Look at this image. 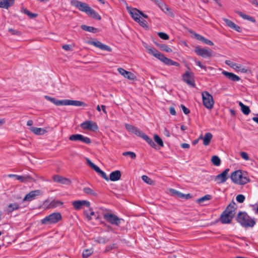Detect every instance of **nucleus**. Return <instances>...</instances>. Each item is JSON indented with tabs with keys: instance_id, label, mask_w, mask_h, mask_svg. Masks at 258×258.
<instances>
[{
	"instance_id": "nucleus-1",
	"label": "nucleus",
	"mask_w": 258,
	"mask_h": 258,
	"mask_svg": "<svg viewBox=\"0 0 258 258\" xmlns=\"http://www.w3.org/2000/svg\"><path fill=\"white\" fill-rule=\"evenodd\" d=\"M236 209V203L233 201L231 202L221 215V222L223 224L230 223L235 214Z\"/></svg>"
},
{
	"instance_id": "nucleus-2",
	"label": "nucleus",
	"mask_w": 258,
	"mask_h": 258,
	"mask_svg": "<svg viewBox=\"0 0 258 258\" xmlns=\"http://www.w3.org/2000/svg\"><path fill=\"white\" fill-rule=\"evenodd\" d=\"M44 98L53 103L57 106L61 105H73L75 106H86V104L82 101L77 100H72L68 99H64L61 100H58L56 99L55 98L51 97L49 96L45 95Z\"/></svg>"
},
{
	"instance_id": "nucleus-3",
	"label": "nucleus",
	"mask_w": 258,
	"mask_h": 258,
	"mask_svg": "<svg viewBox=\"0 0 258 258\" xmlns=\"http://www.w3.org/2000/svg\"><path fill=\"white\" fill-rule=\"evenodd\" d=\"M236 220L241 226L244 227H253L255 224L254 220L245 212H239L236 216Z\"/></svg>"
},
{
	"instance_id": "nucleus-4",
	"label": "nucleus",
	"mask_w": 258,
	"mask_h": 258,
	"mask_svg": "<svg viewBox=\"0 0 258 258\" xmlns=\"http://www.w3.org/2000/svg\"><path fill=\"white\" fill-rule=\"evenodd\" d=\"M62 217L60 213H53L45 217L41 220L43 224H53L61 221Z\"/></svg>"
},
{
	"instance_id": "nucleus-5",
	"label": "nucleus",
	"mask_w": 258,
	"mask_h": 258,
	"mask_svg": "<svg viewBox=\"0 0 258 258\" xmlns=\"http://www.w3.org/2000/svg\"><path fill=\"white\" fill-rule=\"evenodd\" d=\"M230 178L233 182L238 184H244L248 181L247 177L243 176L240 170L233 172L230 176Z\"/></svg>"
},
{
	"instance_id": "nucleus-6",
	"label": "nucleus",
	"mask_w": 258,
	"mask_h": 258,
	"mask_svg": "<svg viewBox=\"0 0 258 258\" xmlns=\"http://www.w3.org/2000/svg\"><path fill=\"white\" fill-rule=\"evenodd\" d=\"M203 103L204 106L211 109L214 104V100L213 96L208 91H204L202 93Z\"/></svg>"
},
{
	"instance_id": "nucleus-7",
	"label": "nucleus",
	"mask_w": 258,
	"mask_h": 258,
	"mask_svg": "<svg viewBox=\"0 0 258 258\" xmlns=\"http://www.w3.org/2000/svg\"><path fill=\"white\" fill-rule=\"evenodd\" d=\"M103 218L110 224L117 226H119L121 221H123L122 219L119 218L116 215L110 213L103 214Z\"/></svg>"
},
{
	"instance_id": "nucleus-8",
	"label": "nucleus",
	"mask_w": 258,
	"mask_h": 258,
	"mask_svg": "<svg viewBox=\"0 0 258 258\" xmlns=\"http://www.w3.org/2000/svg\"><path fill=\"white\" fill-rule=\"evenodd\" d=\"M194 51L198 55L204 58H209L214 56L213 51L208 48H202L197 46L195 47Z\"/></svg>"
},
{
	"instance_id": "nucleus-9",
	"label": "nucleus",
	"mask_w": 258,
	"mask_h": 258,
	"mask_svg": "<svg viewBox=\"0 0 258 258\" xmlns=\"http://www.w3.org/2000/svg\"><path fill=\"white\" fill-rule=\"evenodd\" d=\"M70 3L72 6L76 7L80 11L86 13L87 14L90 10L91 7L86 3L77 0H72Z\"/></svg>"
},
{
	"instance_id": "nucleus-10",
	"label": "nucleus",
	"mask_w": 258,
	"mask_h": 258,
	"mask_svg": "<svg viewBox=\"0 0 258 258\" xmlns=\"http://www.w3.org/2000/svg\"><path fill=\"white\" fill-rule=\"evenodd\" d=\"M80 126L84 130L96 131L98 129V127L96 122L93 121L86 120L82 122Z\"/></svg>"
},
{
	"instance_id": "nucleus-11",
	"label": "nucleus",
	"mask_w": 258,
	"mask_h": 258,
	"mask_svg": "<svg viewBox=\"0 0 258 258\" xmlns=\"http://www.w3.org/2000/svg\"><path fill=\"white\" fill-rule=\"evenodd\" d=\"M156 57L157 58L160 60H161L163 63H164L165 64L169 66H174L176 67L179 66V63L165 57L163 54L161 53L160 52H159Z\"/></svg>"
},
{
	"instance_id": "nucleus-12",
	"label": "nucleus",
	"mask_w": 258,
	"mask_h": 258,
	"mask_svg": "<svg viewBox=\"0 0 258 258\" xmlns=\"http://www.w3.org/2000/svg\"><path fill=\"white\" fill-rule=\"evenodd\" d=\"M42 194V191L39 189L31 191L25 196L23 200V201H32V200H35L38 196H39Z\"/></svg>"
},
{
	"instance_id": "nucleus-13",
	"label": "nucleus",
	"mask_w": 258,
	"mask_h": 258,
	"mask_svg": "<svg viewBox=\"0 0 258 258\" xmlns=\"http://www.w3.org/2000/svg\"><path fill=\"white\" fill-rule=\"evenodd\" d=\"M183 80L186 82L187 84L191 87H195V83L194 79L193 74L189 72H186L182 76Z\"/></svg>"
},
{
	"instance_id": "nucleus-14",
	"label": "nucleus",
	"mask_w": 258,
	"mask_h": 258,
	"mask_svg": "<svg viewBox=\"0 0 258 258\" xmlns=\"http://www.w3.org/2000/svg\"><path fill=\"white\" fill-rule=\"evenodd\" d=\"M9 177H15L16 179L22 182H26L29 181H35V179L30 175H18L16 174H9Z\"/></svg>"
},
{
	"instance_id": "nucleus-15",
	"label": "nucleus",
	"mask_w": 258,
	"mask_h": 258,
	"mask_svg": "<svg viewBox=\"0 0 258 258\" xmlns=\"http://www.w3.org/2000/svg\"><path fill=\"white\" fill-rule=\"evenodd\" d=\"M125 128L130 133H134L136 135L141 138H143L145 134L142 132L137 127H135L131 124L126 123L125 124Z\"/></svg>"
},
{
	"instance_id": "nucleus-16",
	"label": "nucleus",
	"mask_w": 258,
	"mask_h": 258,
	"mask_svg": "<svg viewBox=\"0 0 258 258\" xmlns=\"http://www.w3.org/2000/svg\"><path fill=\"white\" fill-rule=\"evenodd\" d=\"M89 43L91 45H93L96 47H98L101 50H106L109 52H111L112 51V49L109 46L106 45L102 43L101 42L99 41H90Z\"/></svg>"
},
{
	"instance_id": "nucleus-17",
	"label": "nucleus",
	"mask_w": 258,
	"mask_h": 258,
	"mask_svg": "<svg viewBox=\"0 0 258 258\" xmlns=\"http://www.w3.org/2000/svg\"><path fill=\"white\" fill-rule=\"evenodd\" d=\"M229 171V168L226 169L221 174L217 175L215 177V180L219 183H224L228 178L227 174Z\"/></svg>"
},
{
	"instance_id": "nucleus-18",
	"label": "nucleus",
	"mask_w": 258,
	"mask_h": 258,
	"mask_svg": "<svg viewBox=\"0 0 258 258\" xmlns=\"http://www.w3.org/2000/svg\"><path fill=\"white\" fill-rule=\"evenodd\" d=\"M127 9L132 18L136 21H140L141 11L136 8H129Z\"/></svg>"
},
{
	"instance_id": "nucleus-19",
	"label": "nucleus",
	"mask_w": 258,
	"mask_h": 258,
	"mask_svg": "<svg viewBox=\"0 0 258 258\" xmlns=\"http://www.w3.org/2000/svg\"><path fill=\"white\" fill-rule=\"evenodd\" d=\"M222 74L224 75L227 79L231 81L238 82L240 80V78L234 73L223 71L222 72Z\"/></svg>"
},
{
	"instance_id": "nucleus-20",
	"label": "nucleus",
	"mask_w": 258,
	"mask_h": 258,
	"mask_svg": "<svg viewBox=\"0 0 258 258\" xmlns=\"http://www.w3.org/2000/svg\"><path fill=\"white\" fill-rule=\"evenodd\" d=\"M117 71L120 74L129 80H133L136 78V76L134 74L131 72L127 71L122 68H118Z\"/></svg>"
},
{
	"instance_id": "nucleus-21",
	"label": "nucleus",
	"mask_w": 258,
	"mask_h": 258,
	"mask_svg": "<svg viewBox=\"0 0 258 258\" xmlns=\"http://www.w3.org/2000/svg\"><path fill=\"white\" fill-rule=\"evenodd\" d=\"M53 180L57 183L68 185L71 184V180L66 177L58 175H55L53 176Z\"/></svg>"
},
{
	"instance_id": "nucleus-22",
	"label": "nucleus",
	"mask_w": 258,
	"mask_h": 258,
	"mask_svg": "<svg viewBox=\"0 0 258 258\" xmlns=\"http://www.w3.org/2000/svg\"><path fill=\"white\" fill-rule=\"evenodd\" d=\"M20 208V205L17 203L9 204L5 211L8 214L12 213L13 211L18 210Z\"/></svg>"
},
{
	"instance_id": "nucleus-23",
	"label": "nucleus",
	"mask_w": 258,
	"mask_h": 258,
	"mask_svg": "<svg viewBox=\"0 0 258 258\" xmlns=\"http://www.w3.org/2000/svg\"><path fill=\"white\" fill-rule=\"evenodd\" d=\"M121 176V172L119 170H115L110 173L109 179L112 181H117L120 179Z\"/></svg>"
},
{
	"instance_id": "nucleus-24",
	"label": "nucleus",
	"mask_w": 258,
	"mask_h": 258,
	"mask_svg": "<svg viewBox=\"0 0 258 258\" xmlns=\"http://www.w3.org/2000/svg\"><path fill=\"white\" fill-rule=\"evenodd\" d=\"M223 20L228 27L235 30V31H236L237 32H240V27L238 26V25H236L232 21H231L229 19H226V18L224 19Z\"/></svg>"
},
{
	"instance_id": "nucleus-25",
	"label": "nucleus",
	"mask_w": 258,
	"mask_h": 258,
	"mask_svg": "<svg viewBox=\"0 0 258 258\" xmlns=\"http://www.w3.org/2000/svg\"><path fill=\"white\" fill-rule=\"evenodd\" d=\"M15 0H0V8L8 9L14 3Z\"/></svg>"
},
{
	"instance_id": "nucleus-26",
	"label": "nucleus",
	"mask_w": 258,
	"mask_h": 258,
	"mask_svg": "<svg viewBox=\"0 0 258 258\" xmlns=\"http://www.w3.org/2000/svg\"><path fill=\"white\" fill-rule=\"evenodd\" d=\"M30 130L37 135H43L46 133L45 130L40 127H31Z\"/></svg>"
},
{
	"instance_id": "nucleus-27",
	"label": "nucleus",
	"mask_w": 258,
	"mask_h": 258,
	"mask_svg": "<svg viewBox=\"0 0 258 258\" xmlns=\"http://www.w3.org/2000/svg\"><path fill=\"white\" fill-rule=\"evenodd\" d=\"M212 135L210 133H207L205 135L203 138V144L205 146H208L210 144L211 139L212 138Z\"/></svg>"
},
{
	"instance_id": "nucleus-28",
	"label": "nucleus",
	"mask_w": 258,
	"mask_h": 258,
	"mask_svg": "<svg viewBox=\"0 0 258 258\" xmlns=\"http://www.w3.org/2000/svg\"><path fill=\"white\" fill-rule=\"evenodd\" d=\"M83 192L87 195L97 197V194L92 189L88 187H85L83 189Z\"/></svg>"
},
{
	"instance_id": "nucleus-29",
	"label": "nucleus",
	"mask_w": 258,
	"mask_h": 258,
	"mask_svg": "<svg viewBox=\"0 0 258 258\" xmlns=\"http://www.w3.org/2000/svg\"><path fill=\"white\" fill-rule=\"evenodd\" d=\"M169 192L171 196H175L179 198L183 199L184 196V194L174 189L170 188Z\"/></svg>"
},
{
	"instance_id": "nucleus-30",
	"label": "nucleus",
	"mask_w": 258,
	"mask_h": 258,
	"mask_svg": "<svg viewBox=\"0 0 258 258\" xmlns=\"http://www.w3.org/2000/svg\"><path fill=\"white\" fill-rule=\"evenodd\" d=\"M236 13L241 18H242L244 19L247 20L249 21H251L252 22H255V20L254 18L250 17L248 15H247L246 14H244L242 13L241 12L237 11L236 12Z\"/></svg>"
},
{
	"instance_id": "nucleus-31",
	"label": "nucleus",
	"mask_w": 258,
	"mask_h": 258,
	"mask_svg": "<svg viewBox=\"0 0 258 258\" xmlns=\"http://www.w3.org/2000/svg\"><path fill=\"white\" fill-rule=\"evenodd\" d=\"M87 15L92 17L95 19L99 20L101 19L100 16L91 8H90V10H89V12H88Z\"/></svg>"
},
{
	"instance_id": "nucleus-32",
	"label": "nucleus",
	"mask_w": 258,
	"mask_h": 258,
	"mask_svg": "<svg viewBox=\"0 0 258 258\" xmlns=\"http://www.w3.org/2000/svg\"><path fill=\"white\" fill-rule=\"evenodd\" d=\"M239 105L241 107V110L243 114L248 115L250 110L248 106L244 105L241 102H239Z\"/></svg>"
},
{
	"instance_id": "nucleus-33",
	"label": "nucleus",
	"mask_w": 258,
	"mask_h": 258,
	"mask_svg": "<svg viewBox=\"0 0 258 258\" xmlns=\"http://www.w3.org/2000/svg\"><path fill=\"white\" fill-rule=\"evenodd\" d=\"M225 63L235 70H239L241 68L240 64L233 62L229 60H226Z\"/></svg>"
},
{
	"instance_id": "nucleus-34",
	"label": "nucleus",
	"mask_w": 258,
	"mask_h": 258,
	"mask_svg": "<svg viewBox=\"0 0 258 258\" xmlns=\"http://www.w3.org/2000/svg\"><path fill=\"white\" fill-rule=\"evenodd\" d=\"M142 139L145 140L152 147L155 148L156 145L154 142V141L152 140V139L150 138H149L148 136H147L146 134L144 135Z\"/></svg>"
},
{
	"instance_id": "nucleus-35",
	"label": "nucleus",
	"mask_w": 258,
	"mask_h": 258,
	"mask_svg": "<svg viewBox=\"0 0 258 258\" xmlns=\"http://www.w3.org/2000/svg\"><path fill=\"white\" fill-rule=\"evenodd\" d=\"M212 198V196L210 195H206L205 196L198 199L197 200V202L199 204L202 203L206 201L210 200Z\"/></svg>"
},
{
	"instance_id": "nucleus-36",
	"label": "nucleus",
	"mask_w": 258,
	"mask_h": 258,
	"mask_svg": "<svg viewBox=\"0 0 258 258\" xmlns=\"http://www.w3.org/2000/svg\"><path fill=\"white\" fill-rule=\"evenodd\" d=\"M142 179L145 182L149 185H153L154 184V181L147 175H142Z\"/></svg>"
},
{
	"instance_id": "nucleus-37",
	"label": "nucleus",
	"mask_w": 258,
	"mask_h": 258,
	"mask_svg": "<svg viewBox=\"0 0 258 258\" xmlns=\"http://www.w3.org/2000/svg\"><path fill=\"white\" fill-rule=\"evenodd\" d=\"M81 27L85 31L93 33L96 32L97 30L96 28L94 27L88 26L86 25H82Z\"/></svg>"
},
{
	"instance_id": "nucleus-38",
	"label": "nucleus",
	"mask_w": 258,
	"mask_h": 258,
	"mask_svg": "<svg viewBox=\"0 0 258 258\" xmlns=\"http://www.w3.org/2000/svg\"><path fill=\"white\" fill-rule=\"evenodd\" d=\"M211 161L215 166H219L221 163V160L217 156H213L211 159Z\"/></svg>"
},
{
	"instance_id": "nucleus-39",
	"label": "nucleus",
	"mask_w": 258,
	"mask_h": 258,
	"mask_svg": "<svg viewBox=\"0 0 258 258\" xmlns=\"http://www.w3.org/2000/svg\"><path fill=\"white\" fill-rule=\"evenodd\" d=\"M22 12L26 14L28 16H29L31 18H35L37 17V15L36 14L32 13L29 11L25 8L22 9Z\"/></svg>"
},
{
	"instance_id": "nucleus-40",
	"label": "nucleus",
	"mask_w": 258,
	"mask_h": 258,
	"mask_svg": "<svg viewBox=\"0 0 258 258\" xmlns=\"http://www.w3.org/2000/svg\"><path fill=\"white\" fill-rule=\"evenodd\" d=\"M72 205H73L74 208L76 210H80L82 208V206H83L82 204V202H81V201H74L72 203Z\"/></svg>"
},
{
	"instance_id": "nucleus-41",
	"label": "nucleus",
	"mask_w": 258,
	"mask_h": 258,
	"mask_svg": "<svg viewBox=\"0 0 258 258\" xmlns=\"http://www.w3.org/2000/svg\"><path fill=\"white\" fill-rule=\"evenodd\" d=\"M154 141L158 144V145L160 147H163L164 144L162 140L160 138V137L157 135H154Z\"/></svg>"
},
{
	"instance_id": "nucleus-42",
	"label": "nucleus",
	"mask_w": 258,
	"mask_h": 258,
	"mask_svg": "<svg viewBox=\"0 0 258 258\" xmlns=\"http://www.w3.org/2000/svg\"><path fill=\"white\" fill-rule=\"evenodd\" d=\"M92 249H87L83 251L82 256L84 258H87L93 253Z\"/></svg>"
},
{
	"instance_id": "nucleus-43",
	"label": "nucleus",
	"mask_w": 258,
	"mask_h": 258,
	"mask_svg": "<svg viewBox=\"0 0 258 258\" xmlns=\"http://www.w3.org/2000/svg\"><path fill=\"white\" fill-rule=\"evenodd\" d=\"M79 138L80 139H79V141L85 143L86 144H90V143H91V140L90 139V138H88L87 137H84L83 135L80 134Z\"/></svg>"
},
{
	"instance_id": "nucleus-44",
	"label": "nucleus",
	"mask_w": 258,
	"mask_h": 258,
	"mask_svg": "<svg viewBox=\"0 0 258 258\" xmlns=\"http://www.w3.org/2000/svg\"><path fill=\"white\" fill-rule=\"evenodd\" d=\"M147 49L148 53L152 54L155 57H156L158 53L159 52L155 48H152L151 47H147Z\"/></svg>"
},
{
	"instance_id": "nucleus-45",
	"label": "nucleus",
	"mask_w": 258,
	"mask_h": 258,
	"mask_svg": "<svg viewBox=\"0 0 258 258\" xmlns=\"http://www.w3.org/2000/svg\"><path fill=\"white\" fill-rule=\"evenodd\" d=\"M95 171L97 173H99L101 176L106 180L108 181L109 180V178L107 177L106 173L104 171H102L99 167H98V169H97Z\"/></svg>"
},
{
	"instance_id": "nucleus-46",
	"label": "nucleus",
	"mask_w": 258,
	"mask_h": 258,
	"mask_svg": "<svg viewBox=\"0 0 258 258\" xmlns=\"http://www.w3.org/2000/svg\"><path fill=\"white\" fill-rule=\"evenodd\" d=\"M160 48L163 51H165L167 52H171L172 51V50L171 48H170L169 47H168L167 45L165 44H161L159 46Z\"/></svg>"
},
{
	"instance_id": "nucleus-47",
	"label": "nucleus",
	"mask_w": 258,
	"mask_h": 258,
	"mask_svg": "<svg viewBox=\"0 0 258 258\" xmlns=\"http://www.w3.org/2000/svg\"><path fill=\"white\" fill-rule=\"evenodd\" d=\"M86 161L88 165L90 166L93 170L96 171L97 169H98L99 167L92 162L91 160H90L88 158H86Z\"/></svg>"
},
{
	"instance_id": "nucleus-48",
	"label": "nucleus",
	"mask_w": 258,
	"mask_h": 258,
	"mask_svg": "<svg viewBox=\"0 0 258 258\" xmlns=\"http://www.w3.org/2000/svg\"><path fill=\"white\" fill-rule=\"evenodd\" d=\"M80 134H74L69 137V140L72 141H79Z\"/></svg>"
},
{
	"instance_id": "nucleus-49",
	"label": "nucleus",
	"mask_w": 258,
	"mask_h": 258,
	"mask_svg": "<svg viewBox=\"0 0 258 258\" xmlns=\"http://www.w3.org/2000/svg\"><path fill=\"white\" fill-rule=\"evenodd\" d=\"M122 155L123 156H130L132 159H135L136 157V155L134 152L131 151H127L123 152L122 153Z\"/></svg>"
},
{
	"instance_id": "nucleus-50",
	"label": "nucleus",
	"mask_w": 258,
	"mask_h": 258,
	"mask_svg": "<svg viewBox=\"0 0 258 258\" xmlns=\"http://www.w3.org/2000/svg\"><path fill=\"white\" fill-rule=\"evenodd\" d=\"M8 31L14 35L20 36L21 35V33L20 31H19L17 30H14L12 28L9 29Z\"/></svg>"
},
{
	"instance_id": "nucleus-51",
	"label": "nucleus",
	"mask_w": 258,
	"mask_h": 258,
	"mask_svg": "<svg viewBox=\"0 0 258 258\" xmlns=\"http://www.w3.org/2000/svg\"><path fill=\"white\" fill-rule=\"evenodd\" d=\"M158 35L162 39L168 40L169 39V36L164 32H159Z\"/></svg>"
},
{
	"instance_id": "nucleus-52",
	"label": "nucleus",
	"mask_w": 258,
	"mask_h": 258,
	"mask_svg": "<svg viewBox=\"0 0 258 258\" xmlns=\"http://www.w3.org/2000/svg\"><path fill=\"white\" fill-rule=\"evenodd\" d=\"M236 199L238 203H242L245 200V197L243 195H238L236 196Z\"/></svg>"
},
{
	"instance_id": "nucleus-53",
	"label": "nucleus",
	"mask_w": 258,
	"mask_h": 258,
	"mask_svg": "<svg viewBox=\"0 0 258 258\" xmlns=\"http://www.w3.org/2000/svg\"><path fill=\"white\" fill-rule=\"evenodd\" d=\"M137 22L139 23L143 27H147V22L145 20H141L140 19V21H137Z\"/></svg>"
},
{
	"instance_id": "nucleus-54",
	"label": "nucleus",
	"mask_w": 258,
	"mask_h": 258,
	"mask_svg": "<svg viewBox=\"0 0 258 258\" xmlns=\"http://www.w3.org/2000/svg\"><path fill=\"white\" fill-rule=\"evenodd\" d=\"M196 64L198 66L202 69L207 71V68L205 66L202 64L201 62L199 60H195Z\"/></svg>"
},
{
	"instance_id": "nucleus-55",
	"label": "nucleus",
	"mask_w": 258,
	"mask_h": 258,
	"mask_svg": "<svg viewBox=\"0 0 258 258\" xmlns=\"http://www.w3.org/2000/svg\"><path fill=\"white\" fill-rule=\"evenodd\" d=\"M115 247V245L114 244H112L111 245H107L105 249V252H108L110 251L111 250L114 249Z\"/></svg>"
},
{
	"instance_id": "nucleus-56",
	"label": "nucleus",
	"mask_w": 258,
	"mask_h": 258,
	"mask_svg": "<svg viewBox=\"0 0 258 258\" xmlns=\"http://www.w3.org/2000/svg\"><path fill=\"white\" fill-rule=\"evenodd\" d=\"M241 157L245 160H248L249 159V157L248 154L244 152H242L240 153Z\"/></svg>"
},
{
	"instance_id": "nucleus-57",
	"label": "nucleus",
	"mask_w": 258,
	"mask_h": 258,
	"mask_svg": "<svg viewBox=\"0 0 258 258\" xmlns=\"http://www.w3.org/2000/svg\"><path fill=\"white\" fill-rule=\"evenodd\" d=\"M180 106L184 114H188L190 112L189 109L186 108L184 105L181 104Z\"/></svg>"
},
{
	"instance_id": "nucleus-58",
	"label": "nucleus",
	"mask_w": 258,
	"mask_h": 258,
	"mask_svg": "<svg viewBox=\"0 0 258 258\" xmlns=\"http://www.w3.org/2000/svg\"><path fill=\"white\" fill-rule=\"evenodd\" d=\"M81 202H82V204L83 206H84L86 207H89L90 206V203L88 201L82 200V201H81Z\"/></svg>"
},
{
	"instance_id": "nucleus-59",
	"label": "nucleus",
	"mask_w": 258,
	"mask_h": 258,
	"mask_svg": "<svg viewBox=\"0 0 258 258\" xmlns=\"http://www.w3.org/2000/svg\"><path fill=\"white\" fill-rule=\"evenodd\" d=\"M204 43H205L206 44L212 46L213 45V43L212 41H211L210 40H209L206 38H204L203 41Z\"/></svg>"
},
{
	"instance_id": "nucleus-60",
	"label": "nucleus",
	"mask_w": 258,
	"mask_h": 258,
	"mask_svg": "<svg viewBox=\"0 0 258 258\" xmlns=\"http://www.w3.org/2000/svg\"><path fill=\"white\" fill-rule=\"evenodd\" d=\"M195 38H196L197 39H198V40H200V41H202V42L203 41V40H204V38H205V37H203V36H202V35H200V34H196L195 35Z\"/></svg>"
},
{
	"instance_id": "nucleus-61",
	"label": "nucleus",
	"mask_w": 258,
	"mask_h": 258,
	"mask_svg": "<svg viewBox=\"0 0 258 258\" xmlns=\"http://www.w3.org/2000/svg\"><path fill=\"white\" fill-rule=\"evenodd\" d=\"M88 220H91L92 219V216L94 215L95 213L92 211L90 214H85Z\"/></svg>"
},
{
	"instance_id": "nucleus-62",
	"label": "nucleus",
	"mask_w": 258,
	"mask_h": 258,
	"mask_svg": "<svg viewBox=\"0 0 258 258\" xmlns=\"http://www.w3.org/2000/svg\"><path fill=\"white\" fill-rule=\"evenodd\" d=\"M97 241L99 243H105L106 242L105 238L103 237H98Z\"/></svg>"
},
{
	"instance_id": "nucleus-63",
	"label": "nucleus",
	"mask_w": 258,
	"mask_h": 258,
	"mask_svg": "<svg viewBox=\"0 0 258 258\" xmlns=\"http://www.w3.org/2000/svg\"><path fill=\"white\" fill-rule=\"evenodd\" d=\"M62 48L66 50H70L71 46L69 44H65L62 46Z\"/></svg>"
},
{
	"instance_id": "nucleus-64",
	"label": "nucleus",
	"mask_w": 258,
	"mask_h": 258,
	"mask_svg": "<svg viewBox=\"0 0 258 258\" xmlns=\"http://www.w3.org/2000/svg\"><path fill=\"white\" fill-rule=\"evenodd\" d=\"M169 111L171 115H175L176 114V111L173 107H170Z\"/></svg>"
}]
</instances>
